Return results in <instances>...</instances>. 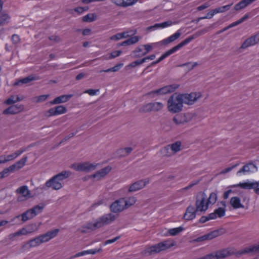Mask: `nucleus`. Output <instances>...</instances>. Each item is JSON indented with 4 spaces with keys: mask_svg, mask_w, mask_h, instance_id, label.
Instances as JSON below:
<instances>
[{
    "mask_svg": "<svg viewBox=\"0 0 259 259\" xmlns=\"http://www.w3.org/2000/svg\"><path fill=\"white\" fill-rule=\"evenodd\" d=\"M201 96L200 93L196 92L190 94L175 93L168 99L167 103L168 111L171 113H179L183 110L184 103L193 105Z\"/></svg>",
    "mask_w": 259,
    "mask_h": 259,
    "instance_id": "nucleus-1",
    "label": "nucleus"
},
{
    "mask_svg": "<svg viewBox=\"0 0 259 259\" xmlns=\"http://www.w3.org/2000/svg\"><path fill=\"white\" fill-rule=\"evenodd\" d=\"M116 219L115 215L112 213H109L103 215L97 220V221L94 223H88L85 226L82 227L83 229H87L90 231L95 230L97 228H100L105 225L108 224L114 221Z\"/></svg>",
    "mask_w": 259,
    "mask_h": 259,
    "instance_id": "nucleus-2",
    "label": "nucleus"
},
{
    "mask_svg": "<svg viewBox=\"0 0 259 259\" xmlns=\"http://www.w3.org/2000/svg\"><path fill=\"white\" fill-rule=\"evenodd\" d=\"M174 245V242L170 243V241L165 240L146 248L142 252V254L144 255H151L169 248Z\"/></svg>",
    "mask_w": 259,
    "mask_h": 259,
    "instance_id": "nucleus-3",
    "label": "nucleus"
},
{
    "mask_svg": "<svg viewBox=\"0 0 259 259\" xmlns=\"http://www.w3.org/2000/svg\"><path fill=\"white\" fill-rule=\"evenodd\" d=\"M226 232V229L222 228L219 229L211 231L206 234L191 240L190 242L191 243L201 242L205 240H211L220 235L225 234Z\"/></svg>",
    "mask_w": 259,
    "mask_h": 259,
    "instance_id": "nucleus-4",
    "label": "nucleus"
},
{
    "mask_svg": "<svg viewBox=\"0 0 259 259\" xmlns=\"http://www.w3.org/2000/svg\"><path fill=\"white\" fill-rule=\"evenodd\" d=\"M206 199V195L204 192H200L196 197L195 202L196 209L198 211L205 212L208 209L207 202L205 204Z\"/></svg>",
    "mask_w": 259,
    "mask_h": 259,
    "instance_id": "nucleus-5",
    "label": "nucleus"
},
{
    "mask_svg": "<svg viewBox=\"0 0 259 259\" xmlns=\"http://www.w3.org/2000/svg\"><path fill=\"white\" fill-rule=\"evenodd\" d=\"M97 164L91 163L89 162L80 163L77 164H73L71 168L76 171H85L87 172L91 171L96 168Z\"/></svg>",
    "mask_w": 259,
    "mask_h": 259,
    "instance_id": "nucleus-6",
    "label": "nucleus"
},
{
    "mask_svg": "<svg viewBox=\"0 0 259 259\" xmlns=\"http://www.w3.org/2000/svg\"><path fill=\"white\" fill-rule=\"evenodd\" d=\"M67 111L66 108L63 105H59L53 108H51L48 110L45 111V115L47 117H50L52 116L66 113Z\"/></svg>",
    "mask_w": 259,
    "mask_h": 259,
    "instance_id": "nucleus-7",
    "label": "nucleus"
},
{
    "mask_svg": "<svg viewBox=\"0 0 259 259\" xmlns=\"http://www.w3.org/2000/svg\"><path fill=\"white\" fill-rule=\"evenodd\" d=\"M149 181L150 180L149 178L137 181L129 187L128 191L129 192H134L139 191L144 188L148 184H149Z\"/></svg>",
    "mask_w": 259,
    "mask_h": 259,
    "instance_id": "nucleus-8",
    "label": "nucleus"
},
{
    "mask_svg": "<svg viewBox=\"0 0 259 259\" xmlns=\"http://www.w3.org/2000/svg\"><path fill=\"white\" fill-rule=\"evenodd\" d=\"M125 204L124 198L116 200L110 205L111 211L115 213L120 212L126 208Z\"/></svg>",
    "mask_w": 259,
    "mask_h": 259,
    "instance_id": "nucleus-9",
    "label": "nucleus"
},
{
    "mask_svg": "<svg viewBox=\"0 0 259 259\" xmlns=\"http://www.w3.org/2000/svg\"><path fill=\"white\" fill-rule=\"evenodd\" d=\"M253 253H259V243L258 244H254L244 248L236 252L235 253L237 256H240L243 254Z\"/></svg>",
    "mask_w": 259,
    "mask_h": 259,
    "instance_id": "nucleus-10",
    "label": "nucleus"
},
{
    "mask_svg": "<svg viewBox=\"0 0 259 259\" xmlns=\"http://www.w3.org/2000/svg\"><path fill=\"white\" fill-rule=\"evenodd\" d=\"M233 252L228 248L224 249L221 250L216 251L214 253H210L211 259H223L232 254H233Z\"/></svg>",
    "mask_w": 259,
    "mask_h": 259,
    "instance_id": "nucleus-11",
    "label": "nucleus"
},
{
    "mask_svg": "<svg viewBox=\"0 0 259 259\" xmlns=\"http://www.w3.org/2000/svg\"><path fill=\"white\" fill-rule=\"evenodd\" d=\"M41 244L39 236L36 237L34 238L30 239L26 242H24L22 244L21 246V251H24L26 250L29 249L31 247H35Z\"/></svg>",
    "mask_w": 259,
    "mask_h": 259,
    "instance_id": "nucleus-12",
    "label": "nucleus"
},
{
    "mask_svg": "<svg viewBox=\"0 0 259 259\" xmlns=\"http://www.w3.org/2000/svg\"><path fill=\"white\" fill-rule=\"evenodd\" d=\"M59 232V229H56L53 230L49 231L45 234L39 236L41 243L49 241L52 238L56 237Z\"/></svg>",
    "mask_w": 259,
    "mask_h": 259,
    "instance_id": "nucleus-13",
    "label": "nucleus"
},
{
    "mask_svg": "<svg viewBox=\"0 0 259 259\" xmlns=\"http://www.w3.org/2000/svg\"><path fill=\"white\" fill-rule=\"evenodd\" d=\"M211 28V27H205L203 29H201L200 30H199L195 32L194 34H193L192 35L190 36L188 38H186L185 40L182 41V43L184 45V46L186 45L189 42L191 41L193 39L197 38L198 37L206 33L207 32H208L209 30V29Z\"/></svg>",
    "mask_w": 259,
    "mask_h": 259,
    "instance_id": "nucleus-14",
    "label": "nucleus"
},
{
    "mask_svg": "<svg viewBox=\"0 0 259 259\" xmlns=\"http://www.w3.org/2000/svg\"><path fill=\"white\" fill-rule=\"evenodd\" d=\"M198 211L194 206L190 205L187 208L184 219L187 221L192 220L195 218Z\"/></svg>",
    "mask_w": 259,
    "mask_h": 259,
    "instance_id": "nucleus-15",
    "label": "nucleus"
},
{
    "mask_svg": "<svg viewBox=\"0 0 259 259\" xmlns=\"http://www.w3.org/2000/svg\"><path fill=\"white\" fill-rule=\"evenodd\" d=\"M47 187L52 188L54 190H59L62 187V184L59 182L56 179H54V177L49 181H47L45 184Z\"/></svg>",
    "mask_w": 259,
    "mask_h": 259,
    "instance_id": "nucleus-16",
    "label": "nucleus"
},
{
    "mask_svg": "<svg viewBox=\"0 0 259 259\" xmlns=\"http://www.w3.org/2000/svg\"><path fill=\"white\" fill-rule=\"evenodd\" d=\"M73 97V95H63L55 98L53 101H50L51 105L59 104L67 102L71 98Z\"/></svg>",
    "mask_w": 259,
    "mask_h": 259,
    "instance_id": "nucleus-17",
    "label": "nucleus"
},
{
    "mask_svg": "<svg viewBox=\"0 0 259 259\" xmlns=\"http://www.w3.org/2000/svg\"><path fill=\"white\" fill-rule=\"evenodd\" d=\"M259 41L256 38V35H254L251 37L247 38L242 44L240 49H245L247 48L254 45L257 44Z\"/></svg>",
    "mask_w": 259,
    "mask_h": 259,
    "instance_id": "nucleus-18",
    "label": "nucleus"
},
{
    "mask_svg": "<svg viewBox=\"0 0 259 259\" xmlns=\"http://www.w3.org/2000/svg\"><path fill=\"white\" fill-rule=\"evenodd\" d=\"M259 186V181L255 182L254 183L251 182H244V183H240L238 184L232 186V187H240L242 189H253L254 187H258Z\"/></svg>",
    "mask_w": 259,
    "mask_h": 259,
    "instance_id": "nucleus-19",
    "label": "nucleus"
},
{
    "mask_svg": "<svg viewBox=\"0 0 259 259\" xmlns=\"http://www.w3.org/2000/svg\"><path fill=\"white\" fill-rule=\"evenodd\" d=\"M182 33L180 31V30H178L175 33L169 36L168 37L163 39L161 43L163 45H167L172 42H174L176 39L179 38L181 35Z\"/></svg>",
    "mask_w": 259,
    "mask_h": 259,
    "instance_id": "nucleus-20",
    "label": "nucleus"
},
{
    "mask_svg": "<svg viewBox=\"0 0 259 259\" xmlns=\"http://www.w3.org/2000/svg\"><path fill=\"white\" fill-rule=\"evenodd\" d=\"M111 169L112 168L110 166H106L95 172L92 177L94 178H98V179H100L101 178L104 177L108 174L111 171Z\"/></svg>",
    "mask_w": 259,
    "mask_h": 259,
    "instance_id": "nucleus-21",
    "label": "nucleus"
},
{
    "mask_svg": "<svg viewBox=\"0 0 259 259\" xmlns=\"http://www.w3.org/2000/svg\"><path fill=\"white\" fill-rule=\"evenodd\" d=\"M179 84H172L171 85L164 86L161 89L162 95H165L174 92L176 89L179 87Z\"/></svg>",
    "mask_w": 259,
    "mask_h": 259,
    "instance_id": "nucleus-22",
    "label": "nucleus"
},
{
    "mask_svg": "<svg viewBox=\"0 0 259 259\" xmlns=\"http://www.w3.org/2000/svg\"><path fill=\"white\" fill-rule=\"evenodd\" d=\"M249 17L248 14H245L243 17H242L241 19L238 20V21L234 22L231 24H230L228 26L225 27L223 29L220 31V32H223L227 30H228L229 28H232L235 26H237L239 24H240L245 20H246Z\"/></svg>",
    "mask_w": 259,
    "mask_h": 259,
    "instance_id": "nucleus-23",
    "label": "nucleus"
},
{
    "mask_svg": "<svg viewBox=\"0 0 259 259\" xmlns=\"http://www.w3.org/2000/svg\"><path fill=\"white\" fill-rule=\"evenodd\" d=\"M17 193L21 194L23 196L29 198L32 197L30 191L28 190L27 186H23L19 187L16 190Z\"/></svg>",
    "mask_w": 259,
    "mask_h": 259,
    "instance_id": "nucleus-24",
    "label": "nucleus"
},
{
    "mask_svg": "<svg viewBox=\"0 0 259 259\" xmlns=\"http://www.w3.org/2000/svg\"><path fill=\"white\" fill-rule=\"evenodd\" d=\"M230 203L234 209L244 207V206L241 203L240 199L237 196L232 197L230 199Z\"/></svg>",
    "mask_w": 259,
    "mask_h": 259,
    "instance_id": "nucleus-25",
    "label": "nucleus"
},
{
    "mask_svg": "<svg viewBox=\"0 0 259 259\" xmlns=\"http://www.w3.org/2000/svg\"><path fill=\"white\" fill-rule=\"evenodd\" d=\"M39 79V77H36L35 76H33V75H29L28 76H27L25 78H23L19 81L15 82L14 85H19L20 83L21 84H25L29 83L32 81L36 80Z\"/></svg>",
    "mask_w": 259,
    "mask_h": 259,
    "instance_id": "nucleus-26",
    "label": "nucleus"
},
{
    "mask_svg": "<svg viewBox=\"0 0 259 259\" xmlns=\"http://www.w3.org/2000/svg\"><path fill=\"white\" fill-rule=\"evenodd\" d=\"M184 46L182 42H181L180 44L177 45V46L174 47L170 50L167 51L165 52L164 54H163L161 56L163 57L164 59L166 58L168 56H170L172 54L174 53L182 47H183Z\"/></svg>",
    "mask_w": 259,
    "mask_h": 259,
    "instance_id": "nucleus-27",
    "label": "nucleus"
},
{
    "mask_svg": "<svg viewBox=\"0 0 259 259\" xmlns=\"http://www.w3.org/2000/svg\"><path fill=\"white\" fill-rule=\"evenodd\" d=\"M10 17L7 14L3 13L0 15V35L3 33L4 28L3 26L8 23Z\"/></svg>",
    "mask_w": 259,
    "mask_h": 259,
    "instance_id": "nucleus-28",
    "label": "nucleus"
},
{
    "mask_svg": "<svg viewBox=\"0 0 259 259\" xmlns=\"http://www.w3.org/2000/svg\"><path fill=\"white\" fill-rule=\"evenodd\" d=\"M45 205L44 203H40L38 205H35L32 208L29 209L31 211V213L33 214V217H35L38 214L41 213Z\"/></svg>",
    "mask_w": 259,
    "mask_h": 259,
    "instance_id": "nucleus-29",
    "label": "nucleus"
},
{
    "mask_svg": "<svg viewBox=\"0 0 259 259\" xmlns=\"http://www.w3.org/2000/svg\"><path fill=\"white\" fill-rule=\"evenodd\" d=\"M71 174V172L69 171H63L54 176V179H56L59 182H61L63 180L68 178Z\"/></svg>",
    "mask_w": 259,
    "mask_h": 259,
    "instance_id": "nucleus-30",
    "label": "nucleus"
},
{
    "mask_svg": "<svg viewBox=\"0 0 259 259\" xmlns=\"http://www.w3.org/2000/svg\"><path fill=\"white\" fill-rule=\"evenodd\" d=\"M160 152L162 155L164 157H170L174 155V152L171 151L170 147L169 145L162 148L160 150Z\"/></svg>",
    "mask_w": 259,
    "mask_h": 259,
    "instance_id": "nucleus-31",
    "label": "nucleus"
},
{
    "mask_svg": "<svg viewBox=\"0 0 259 259\" xmlns=\"http://www.w3.org/2000/svg\"><path fill=\"white\" fill-rule=\"evenodd\" d=\"M255 168V166L252 163H248L244 165L238 172L237 174L240 173L245 174L246 172H251L252 169Z\"/></svg>",
    "mask_w": 259,
    "mask_h": 259,
    "instance_id": "nucleus-32",
    "label": "nucleus"
},
{
    "mask_svg": "<svg viewBox=\"0 0 259 259\" xmlns=\"http://www.w3.org/2000/svg\"><path fill=\"white\" fill-rule=\"evenodd\" d=\"M172 24V21H167L161 23H156L153 26H150L148 28V29H152L153 28H165L167 26L171 25Z\"/></svg>",
    "mask_w": 259,
    "mask_h": 259,
    "instance_id": "nucleus-33",
    "label": "nucleus"
},
{
    "mask_svg": "<svg viewBox=\"0 0 259 259\" xmlns=\"http://www.w3.org/2000/svg\"><path fill=\"white\" fill-rule=\"evenodd\" d=\"M31 212L30 210L29 209L21 214V221L23 223L34 218L33 214Z\"/></svg>",
    "mask_w": 259,
    "mask_h": 259,
    "instance_id": "nucleus-34",
    "label": "nucleus"
},
{
    "mask_svg": "<svg viewBox=\"0 0 259 259\" xmlns=\"http://www.w3.org/2000/svg\"><path fill=\"white\" fill-rule=\"evenodd\" d=\"M183 114H177L174 117L172 120L177 125L184 124L186 123V120H185Z\"/></svg>",
    "mask_w": 259,
    "mask_h": 259,
    "instance_id": "nucleus-35",
    "label": "nucleus"
},
{
    "mask_svg": "<svg viewBox=\"0 0 259 259\" xmlns=\"http://www.w3.org/2000/svg\"><path fill=\"white\" fill-rule=\"evenodd\" d=\"M97 18V15L95 13H90L83 16L82 18L83 22H92L94 21Z\"/></svg>",
    "mask_w": 259,
    "mask_h": 259,
    "instance_id": "nucleus-36",
    "label": "nucleus"
},
{
    "mask_svg": "<svg viewBox=\"0 0 259 259\" xmlns=\"http://www.w3.org/2000/svg\"><path fill=\"white\" fill-rule=\"evenodd\" d=\"M250 3L247 0H242L241 2L235 5L234 9L236 11H238L244 9Z\"/></svg>",
    "mask_w": 259,
    "mask_h": 259,
    "instance_id": "nucleus-37",
    "label": "nucleus"
},
{
    "mask_svg": "<svg viewBox=\"0 0 259 259\" xmlns=\"http://www.w3.org/2000/svg\"><path fill=\"white\" fill-rule=\"evenodd\" d=\"M139 40V38L137 36H133L127 40L122 42V44L124 46L131 45L137 42Z\"/></svg>",
    "mask_w": 259,
    "mask_h": 259,
    "instance_id": "nucleus-38",
    "label": "nucleus"
},
{
    "mask_svg": "<svg viewBox=\"0 0 259 259\" xmlns=\"http://www.w3.org/2000/svg\"><path fill=\"white\" fill-rule=\"evenodd\" d=\"M170 147L171 151L174 152V154L179 152L181 150V142L180 141H177L176 142L169 145Z\"/></svg>",
    "mask_w": 259,
    "mask_h": 259,
    "instance_id": "nucleus-39",
    "label": "nucleus"
},
{
    "mask_svg": "<svg viewBox=\"0 0 259 259\" xmlns=\"http://www.w3.org/2000/svg\"><path fill=\"white\" fill-rule=\"evenodd\" d=\"M152 111L157 112L162 109L163 105L160 102L151 103Z\"/></svg>",
    "mask_w": 259,
    "mask_h": 259,
    "instance_id": "nucleus-40",
    "label": "nucleus"
},
{
    "mask_svg": "<svg viewBox=\"0 0 259 259\" xmlns=\"http://www.w3.org/2000/svg\"><path fill=\"white\" fill-rule=\"evenodd\" d=\"M184 229V228L182 227L170 229L168 230V233L170 236H176L183 231Z\"/></svg>",
    "mask_w": 259,
    "mask_h": 259,
    "instance_id": "nucleus-41",
    "label": "nucleus"
},
{
    "mask_svg": "<svg viewBox=\"0 0 259 259\" xmlns=\"http://www.w3.org/2000/svg\"><path fill=\"white\" fill-rule=\"evenodd\" d=\"M4 114H15L18 113V110L15 106H11L3 112Z\"/></svg>",
    "mask_w": 259,
    "mask_h": 259,
    "instance_id": "nucleus-42",
    "label": "nucleus"
},
{
    "mask_svg": "<svg viewBox=\"0 0 259 259\" xmlns=\"http://www.w3.org/2000/svg\"><path fill=\"white\" fill-rule=\"evenodd\" d=\"M143 47L145 48L146 51L142 53L141 54H136V55L134 56V58H140L142 56H145L152 50V47L150 45H143Z\"/></svg>",
    "mask_w": 259,
    "mask_h": 259,
    "instance_id": "nucleus-43",
    "label": "nucleus"
},
{
    "mask_svg": "<svg viewBox=\"0 0 259 259\" xmlns=\"http://www.w3.org/2000/svg\"><path fill=\"white\" fill-rule=\"evenodd\" d=\"M217 200V194L215 192L210 193L209 198L207 200V204H213L215 203Z\"/></svg>",
    "mask_w": 259,
    "mask_h": 259,
    "instance_id": "nucleus-44",
    "label": "nucleus"
},
{
    "mask_svg": "<svg viewBox=\"0 0 259 259\" xmlns=\"http://www.w3.org/2000/svg\"><path fill=\"white\" fill-rule=\"evenodd\" d=\"M232 4H233L232 3L228 5L217 8L214 9V12H216V13L225 12L230 9V7L232 5Z\"/></svg>",
    "mask_w": 259,
    "mask_h": 259,
    "instance_id": "nucleus-45",
    "label": "nucleus"
},
{
    "mask_svg": "<svg viewBox=\"0 0 259 259\" xmlns=\"http://www.w3.org/2000/svg\"><path fill=\"white\" fill-rule=\"evenodd\" d=\"M152 111L151 103L143 105L140 109V113H147Z\"/></svg>",
    "mask_w": 259,
    "mask_h": 259,
    "instance_id": "nucleus-46",
    "label": "nucleus"
},
{
    "mask_svg": "<svg viewBox=\"0 0 259 259\" xmlns=\"http://www.w3.org/2000/svg\"><path fill=\"white\" fill-rule=\"evenodd\" d=\"M126 204H125L126 208L129 207L134 204L136 201V199L134 197H130L128 198H124Z\"/></svg>",
    "mask_w": 259,
    "mask_h": 259,
    "instance_id": "nucleus-47",
    "label": "nucleus"
},
{
    "mask_svg": "<svg viewBox=\"0 0 259 259\" xmlns=\"http://www.w3.org/2000/svg\"><path fill=\"white\" fill-rule=\"evenodd\" d=\"M27 156H25L15 163L18 168L20 169L25 165V163L27 160Z\"/></svg>",
    "mask_w": 259,
    "mask_h": 259,
    "instance_id": "nucleus-48",
    "label": "nucleus"
},
{
    "mask_svg": "<svg viewBox=\"0 0 259 259\" xmlns=\"http://www.w3.org/2000/svg\"><path fill=\"white\" fill-rule=\"evenodd\" d=\"M214 212L217 217L222 218L225 215L226 209L224 207H219L215 209Z\"/></svg>",
    "mask_w": 259,
    "mask_h": 259,
    "instance_id": "nucleus-49",
    "label": "nucleus"
},
{
    "mask_svg": "<svg viewBox=\"0 0 259 259\" xmlns=\"http://www.w3.org/2000/svg\"><path fill=\"white\" fill-rule=\"evenodd\" d=\"M143 63H144V59H142L140 60H136V61L132 62L131 63H130L128 65V66L134 68V67H136L137 66H138L139 65L143 64Z\"/></svg>",
    "mask_w": 259,
    "mask_h": 259,
    "instance_id": "nucleus-50",
    "label": "nucleus"
},
{
    "mask_svg": "<svg viewBox=\"0 0 259 259\" xmlns=\"http://www.w3.org/2000/svg\"><path fill=\"white\" fill-rule=\"evenodd\" d=\"M10 172H11L8 167L5 168L2 171L0 172V178L2 179L8 177Z\"/></svg>",
    "mask_w": 259,
    "mask_h": 259,
    "instance_id": "nucleus-51",
    "label": "nucleus"
},
{
    "mask_svg": "<svg viewBox=\"0 0 259 259\" xmlns=\"http://www.w3.org/2000/svg\"><path fill=\"white\" fill-rule=\"evenodd\" d=\"M217 14L216 12H214V9L211 10L209 12L207 13L206 16L203 17H200L197 19V22L200 20L202 19H210L213 16L214 14Z\"/></svg>",
    "mask_w": 259,
    "mask_h": 259,
    "instance_id": "nucleus-52",
    "label": "nucleus"
},
{
    "mask_svg": "<svg viewBox=\"0 0 259 259\" xmlns=\"http://www.w3.org/2000/svg\"><path fill=\"white\" fill-rule=\"evenodd\" d=\"M49 95H43L36 97V102L40 103L46 101L47 98L49 97Z\"/></svg>",
    "mask_w": 259,
    "mask_h": 259,
    "instance_id": "nucleus-53",
    "label": "nucleus"
},
{
    "mask_svg": "<svg viewBox=\"0 0 259 259\" xmlns=\"http://www.w3.org/2000/svg\"><path fill=\"white\" fill-rule=\"evenodd\" d=\"M199 182H200V180H196V181H193L188 186L183 188L181 190V191H184L188 190V189H189L191 188L192 187H193L194 186L196 185L197 184H198L199 183Z\"/></svg>",
    "mask_w": 259,
    "mask_h": 259,
    "instance_id": "nucleus-54",
    "label": "nucleus"
},
{
    "mask_svg": "<svg viewBox=\"0 0 259 259\" xmlns=\"http://www.w3.org/2000/svg\"><path fill=\"white\" fill-rule=\"evenodd\" d=\"M121 53L122 51L120 50L113 51L110 54V55L109 57V59H111L114 58L116 57H118L120 56L121 54Z\"/></svg>",
    "mask_w": 259,
    "mask_h": 259,
    "instance_id": "nucleus-55",
    "label": "nucleus"
},
{
    "mask_svg": "<svg viewBox=\"0 0 259 259\" xmlns=\"http://www.w3.org/2000/svg\"><path fill=\"white\" fill-rule=\"evenodd\" d=\"M164 59L163 58V57L162 56H161V57L158 59H157L156 61H154L153 62H152L149 65H148L145 69V70L143 71V72L142 73V74H143L144 73V71L147 69L148 68H149L151 66H152L155 64H157L158 63H159L160 62H161V61H162L163 60H164Z\"/></svg>",
    "mask_w": 259,
    "mask_h": 259,
    "instance_id": "nucleus-56",
    "label": "nucleus"
},
{
    "mask_svg": "<svg viewBox=\"0 0 259 259\" xmlns=\"http://www.w3.org/2000/svg\"><path fill=\"white\" fill-rule=\"evenodd\" d=\"M238 165H239V163H236V164L232 165L231 167H228L227 168H225V169H223V170H222L220 172V174H226L227 172H229V171L232 170L233 168H234L235 167L237 166Z\"/></svg>",
    "mask_w": 259,
    "mask_h": 259,
    "instance_id": "nucleus-57",
    "label": "nucleus"
},
{
    "mask_svg": "<svg viewBox=\"0 0 259 259\" xmlns=\"http://www.w3.org/2000/svg\"><path fill=\"white\" fill-rule=\"evenodd\" d=\"M84 251L85 255L88 254H95L96 253L99 252L101 251H102V249L99 248V249H90V250H84Z\"/></svg>",
    "mask_w": 259,
    "mask_h": 259,
    "instance_id": "nucleus-58",
    "label": "nucleus"
},
{
    "mask_svg": "<svg viewBox=\"0 0 259 259\" xmlns=\"http://www.w3.org/2000/svg\"><path fill=\"white\" fill-rule=\"evenodd\" d=\"M27 147H23L21 149L17 150L14 153V156L16 157H17L18 156L21 155L22 153L26 151L27 150Z\"/></svg>",
    "mask_w": 259,
    "mask_h": 259,
    "instance_id": "nucleus-59",
    "label": "nucleus"
},
{
    "mask_svg": "<svg viewBox=\"0 0 259 259\" xmlns=\"http://www.w3.org/2000/svg\"><path fill=\"white\" fill-rule=\"evenodd\" d=\"M183 116H184V118L185 120H186V123L190 121L193 118L192 114L190 113H184L183 114Z\"/></svg>",
    "mask_w": 259,
    "mask_h": 259,
    "instance_id": "nucleus-60",
    "label": "nucleus"
},
{
    "mask_svg": "<svg viewBox=\"0 0 259 259\" xmlns=\"http://www.w3.org/2000/svg\"><path fill=\"white\" fill-rule=\"evenodd\" d=\"M77 133V131H76L75 133H71L69 135L66 136L64 138H63L60 142L59 144H62V143L67 141L70 138L73 137L75 135V134Z\"/></svg>",
    "mask_w": 259,
    "mask_h": 259,
    "instance_id": "nucleus-61",
    "label": "nucleus"
},
{
    "mask_svg": "<svg viewBox=\"0 0 259 259\" xmlns=\"http://www.w3.org/2000/svg\"><path fill=\"white\" fill-rule=\"evenodd\" d=\"M138 0H124V7L132 6L135 4Z\"/></svg>",
    "mask_w": 259,
    "mask_h": 259,
    "instance_id": "nucleus-62",
    "label": "nucleus"
},
{
    "mask_svg": "<svg viewBox=\"0 0 259 259\" xmlns=\"http://www.w3.org/2000/svg\"><path fill=\"white\" fill-rule=\"evenodd\" d=\"M50 40L53 41L55 42H59L61 41V38L57 35H52L49 37Z\"/></svg>",
    "mask_w": 259,
    "mask_h": 259,
    "instance_id": "nucleus-63",
    "label": "nucleus"
},
{
    "mask_svg": "<svg viewBox=\"0 0 259 259\" xmlns=\"http://www.w3.org/2000/svg\"><path fill=\"white\" fill-rule=\"evenodd\" d=\"M15 97L14 96H11L9 99H8L5 102L7 105L13 104L16 102V101L14 100Z\"/></svg>",
    "mask_w": 259,
    "mask_h": 259,
    "instance_id": "nucleus-64",
    "label": "nucleus"
}]
</instances>
